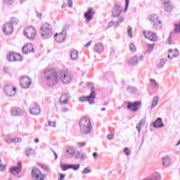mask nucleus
<instances>
[{
	"label": "nucleus",
	"instance_id": "bb28decb",
	"mask_svg": "<svg viewBox=\"0 0 180 180\" xmlns=\"http://www.w3.org/2000/svg\"><path fill=\"white\" fill-rule=\"evenodd\" d=\"M168 61L167 58H162L160 60L158 64V68L159 70H161V68H164V65H165V63Z\"/></svg>",
	"mask_w": 180,
	"mask_h": 180
},
{
	"label": "nucleus",
	"instance_id": "f8f14e48",
	"mask_svg": "<svg viewBox=\"0 0 180 180\" xmlns=\"http://www.w3.org/2000/svg\"><path fill=\"white\" fill-rule=\"evenodd\" d=\"M3 32L6 36L12 34V32H13V25H12V23L7 22L4 24V25L3 26Z\"/></svg>",
	"mask_w": 180,
	"mask_h": 180
},
{
	"label": "nucleus",
	"instance_id": "e2e57ef3",
	"mask_svg": "<svg viewBox=\"0 0 180 180\" xmlns=\"http://www.w3.org/2000/svg\"><path fill=\"white\" fill-rule=\"evenodd\" d=\"M107 138H108V140H112L113 134H108Z\"/></svg>",
	"mask_w": 180,
	"mask_h": 180
},
{
	"label": "nucleus",
	"instance_id": "c9c22d12",
	"mask_svg": "<svg viewBox=\"0 0 180 180\" xmlns=\"http://www.w3.org/2000/svg\"><path fill=\"white\" fill-rule=\"evenodd\" d=\"M15 53H11L7 56V60L9 61H15Z\"/></svg>",
	"mask_w": 180,
	"mask_h": 180
},
{
	"label": "nucleus",
	"instance_id": "052dcab7",
	"mask_svg": "<svg viewBox=\"0 0 180 180\" xmlns=\"http://www.w3.org/2000/svg\"><path fill=\"white\" fill-rule=\"evenodd\" d=\"M64 178H65V175L64 174H60L58 180H63Z\"/></svg>",
	"mask_w": 180,
	"mask_h": 180
},
{
	"label": "nucleus",
	"instance_id": "a19ab883",
	"mask_svg": "<svg viewBox=\"0 0 180 180\" xmlns=\"http://www.w3.org/2000/svg\"><path fill=\"white\" fill-rule=\"evenodd\" d=\"M91 172H92V170L91 169L85 167L82 172V174H91Z\"/></svg>",
	"mask_w": 180,
	"mask_h": 180
},
{
	"label": "nucleus",
	"instance_id": "a211bd4d",
	"mask_svg": "<svg viewBox=\"0 0 180 180\" xmlns=\"http://www.w3.org/2000/svg\"><path fill=\"white\" fill-rule=\"evenodd\" d=\"M40 107L37 104H34L30 109V113L34 116H37L40 113Z\"/></svg>",
	"mask_w": 180,
	"mask_h": 180
},
{
	"label": "nucleus",
	"instance_id": "774afa93",
	"mask_svg": "<svg viewBox=\"0 0 180 180\" xmlns=\"http://www.w3.org/2000/svg\"><path fill=\"white\" fill-rule=\"evenodd\" d=\"M92 43V41H90L89 42H88L84 46L85 47H89V46H91V44Z\"/></svg>",
	"mask_w": 180,
	"mask_h": 180
},
{
	"label": "nucleus",
	"instance_id": "6e6d98bb",
	"mask_svg": "<svg viewBox=\"0 0 180 180\" xmlns=\"http://www.w3.org/2000/svg\"><path fill=\"white\" fill-rule=\"evenodd\" d=\"M68 6L69 8H72V0H68Z\"/></svg>",
	"mask_w": 180,
	"mask_h": 180
},
{
	"label": "nucleus",
	"instance_id": "5fc2aeb1",
	"mask_svg": "<svg viewBox=\"0 0 180 180\" xmlns=\"http://www.w3.org/2000/svg\"><path fill=\"white\" fill-rule=\"evenodd\" d=\"M4 2H5V4L7 5H11V4L13 2V0H4Z\"/></svg>",
	"mask_w": 180,
	"mask_h": 180
},
{
	"label": "nucleus",
	"instance_id": "cd10ccee",
	"mask_svg": "<svg viewBox=\"0 0 180 180\" xmlns=\"http://www.w3.org/2000/svg\"><path fill=\"white\" fill-rule=\"evenodd\" d=\"M129 64H130V65H137L139 64V58L137 56H134L129 59Z\"/></svg>",
	"mask_w": 180,
	"mask_h": 180
},
{
	"label": "nucleus",
	"instance_id": "20e7f679",
	"mask_svg": "<svg viewBox=\"0 0 180 180\" xmlns=\"http://www.w3.org/2000/svg\"><path fill=\"white\" fill-rule=\"evenodd\" d=\"M41 37L46 40V39H50L51 37V34H53V29L51 28V25L48 22H44L41 27Z\"/></svg>",
	"mask_w": 180,
	"mask_h": 180
},
{
	"label": "nucleus",
	"instance_id": "4d7b16f0",
	"mask_svg": "<svg viewBox=\"0 0 180 180\" xmlns=\"http://www.w3.org/2000/svg\"><path fill=\"white\" fill-rule=\"evenodd\" d=\"M5 169H6V166L0 165V171H5Z\"/></svg>",
	"mask_w": 180,
	"mask_h": 180
},
{
	"label": "nucleus",
	"instance_id": "79ce46f5",
	"mask_svg": "<svg viewBox=\"0 0 180 180\" xmlns=\"http://www.w3.org/2000/svg\"><path fill=\"white\" fill-rule=\"evenodd\" d=\"M123 22H124V17H120L116 22L117 25H120V23H123Z\"/></svg>",
	"mask_w": 180,
	"mask_h": 180
},
{
	"label": "nucleus",
	"instance_id": "49530a36",
	"mask_svg": "<svg viewBox=\"0 0 180 180\" xmlns=\"http://www.w3.org/2000/svg\"><path fill=\"white\" fill-rule=\"evenodd\" d=\"M129 50L130 51H136V46H134V44L131 43L129 44Z\"/></svg>",
	"mask_w": 180,
	"mask_h": 180
},
{
	"label": "nucleus",
	"instance_id": "09e8293b",
	"mask_svg": "<svg viewBox=\"0 0 180 180\" xmlns=\"http://www.w3.org/2000/svg\"><path fill=\"white\" fill-rule=\"evenodd\" d=\"M67 153H68L70 157L74 156V150H72L71 148L67 149Z\"/></svg>",
	"mask_w": 180,
	"mask_h": 180
},
{
	"label": "nucleus",
	"instance_id": "2eb2a0df",
	"mask_svg": "<svg viewBox=\"0 0 180 180\" xmlns=\"http://www.w3.org/2000/svg\"><path fill=\"white\" fill-rule=\"evenodd\" d=\"M71 98V96H70V94L65 93L61 95V96L59 98V103L60 105H67L68 103V101Z\"/></svg>",
	"mask_w": 180,
	"mask_h": 180
},
{
	"label": "nucleus",
	"instance_id": "a878e982",
	"mask_svg": "<svg viewBox=\"0 0 180 180\" xmlns=\"http://www.w3.org/2000/svg\"><path fill=\"white\" fill-rule=\"evenodd\" d=\"M162 161H163V165L166 168L169 167V165H171V159L169 158V156L162 158Z\"/></svg>",
	"mask_w": 180,
	"mask_h": 180
},
{
	"label": "nucleus",
	"instance_id": "3c124183",
	"mask_svg": "<svg viewBox=\"0 0 180 180\" xmlns=\"http://www.w3.org/2000/svg\"><path fill=\"white\" fill-rule=\"evenodd\" d=\"M48 124L51 127H56V122H53V121H49Z\"/></svg>",
	"mask_w": 180,
	"mask_h": 180
},
{
	"label": "nucleus",
	"instance_id": "8fccbe9b",
	"mask_svg": "<svg viewBox=\"0 0 180 180\" xmlns=\"http://www.w3.org/2000/svg\"><path fill=\"white\" fill-rule=\"evenodd\" d=\"M78 147L82 148V147H85L86 146V142H79L77 143Z\"/></svg>",
	"mask_w": 180,
	"mask_h": 180
},
{
	"label": "nucleus",
	"instance_id": "c03bdc74",
	"mask_svg": "<svg viewBox=\"0 0 180 180\" xmlns=\"http://www.w3.org/2000/svg\"><path fill=\"white\" fill-rule=\"evenodd\" d=\"M15 61H22V56L20 54L15 53Z\"/></svg>",
	"mask_w": 180,
	"mask_h": 180
},
{
	"label": "nucleus",
	"instance_id": "4be33fe9",
	"mask_svg": "<svg viewBox=\"0 0 180 180\" xmlns=\"http://www.w3.org/2000/svg\"><path fill=\"white\" fill-rule=\"evenodd\" d=\"M162 3L165 6V11L166 12H171L172 11V6L169 4V0H162Z\"/></svg>",
	"mask_w": 180,
	"mask_h": 180
},
{
	"label": "nucleus",
	"instance_id": "b1692460",
	"mask_svg": "<svg viewBox=\"0 0 180 180\" xmlns=\"http://www.w3.org/2000/svg\"><path fill=\"white\" fill-rule=\"evenodd\" d=\"M153 127L155 129H158L160 127H164V123L162 122V119L158 118L155 122L153 123Z\"/></svg>",
	"mask_w": 180,
	"mask_h": 180
},
{
	"label": "nucleus",
	"instance_id": "9d476101",
	"mask_svg": "<svg viewBox=\"0 0 180 180\" xmlns=\"http://www.w3.org/2000/svg\"><path fill=\"white\" fill-rule=\"evenodd\" d=\"M20 85L24 89L29 88L32 85V79L25 76L20 79Z\"/></svg>",
	"mask_w": 180,
	"mask_h": 180
},
{
	"label": "nucleus",
	"instance_id": "0eeeda50",
	"mask_svg": "<svg viewBox=\"0 0 180 180\" xmlns=\"http://www.w3.org/2000/svg\"><path fill=\"white\" fill-rule=\"evenodd\" d=\"M149 20L153 23V26L155 30L161 29V20H158V15L152 14L149 16Z\"/></svg>",
	"mask_w": 180,
	"mask_h": 180
},
{
	"label": "nucleus",
	"instance_id": "dca6fc26",
	"mask_svg": "<svg viewBox=\"0 0 180 180\" xmlns=\"http://www.w3.org/2000/svg\"><path fill=\"white\" fill-rule=\"evenodd\" d=\"M143 34L146 39H148V40H150V41H157V34L152 32H148L146 34V31H143Z\"/></svg>",
	"mask_w": 180,
	"mask_h": 180
},
{
	"label": "nucleus",
	"instance_id": "9b49d317",
	"mask_svg": "<svg viewBox=\"0 0 180 180\" xmlns=\"http://www.w3.org/2000/svg\"><path fill=\"white\" fill-rule=\"evenodd\" d=\"M139 106H141V101L127 103V109H129L131 112H137V110H139Z\"/></svg>",
	"mask_w": 180,
	"mask_h": 180
},
{
	"label": "nucleus",
	"instance_id": "69168bd1",
	"mask_svg": "<svg viewBox=\"0 0 180 180\" xmlns=\"http://www.w3.org/2000/svg\"><path fill=\"white\" fill-rule=\"evenodd\" d=\"M37 17L39 18V19H41V13L37 11Z\"/></svg>",
	"mask_w": 180,
	"mask_h": 180
},
{
	"label": "nucleus",
	"instance_id": "ddd939ff",
	"mask_svg": "<svg viewBox=\"0 0 180 180\" xmlns=\"http://www.w3.org/2000/svg\"><path fill=\"white\" fill-rule=\"evenodd\" d=\"M4 92L8 96H15L16 94V88L7 85L4 87Z\"/></svg>",
	"mask_w": 180,
	"mask_h": 180
},
{
	"label": "nucleus",
	"instance_id": "f03ea898",
	"mask_svg": "<svg viewBox=\"0 0 180 180\" xmlns=\"http://www.w3.org/2000/svg\"><path fill=\"white\" fill-rule=\"evenodd\" d=\"M80 127V133L84 136L91 134L92 130V125L91 124V120L87 117L82 118L79 122Z\"/></svg>",
	"mask_w": 180,
	"mask_h": 180
},
{
	"label": "nucleus",
	"instance_id": "338daca9",
	"mask_svg": "<svg viewBox=\"0 0 180 180\" xmlns=\"http://www.w3.org/2000/svg\"><path fill=\"white\" fill-rule=\"evenodd\" d=\"M93 157H94V158H98V153L94 152V153H93Z\"/></svg>",
	"mask_w": 180,
	"mask_h": 180
},
{
	"label": "nucleus",
	"instance_id": "5701e85b",
	"mask_svg": "<svg viewBox=\"0 0 180 180\" xmlns=\"http://www.w3.org/2000/svg\"><path fill=\"white\" fill-rule=\"evenodd\" d=\"M94 50L96 53L101 54V53H103V45L101 43L96 44Z\"/></svg>",
	"mask_w": 180,
	"mask_h": 180
},
{
	"label": "nucleus",
	"instance_id": "6ab92c4d",
	"mask_svg": "<svg viewBox=\"0 0 180 180\" xmlns=\"http://www.w3.org/2000/svg\"><path fill=\"white\" fill-rule=\"evenodd\" d=\"M168 51L169 54L167 56V58H169V60H172L174 58H176L179 56V51L176 49L174 50L169 49Z\"/></svg>",
	"mask_w": 180,
	"mask_h": 180
},
{
	"label": "nucleus",
	"instance_id": "0e129e2a",
	"mask_svg": "<svg viewBox=\"0 0 180 180\" xmlns=\"http://www.w3.org/2000/svg\"><path fill=\"white\" fill-rule=\"evenodd\" d=\"M68 110H70L67 108H64L62 109V112H63L64 113H67V112H68Z\"/></svg>",
	"mask_w": 180,
	"mask_h": 180
},
{
	"label": "nucleus",
	"instance_id": "473e14b6",
	"mask_svg": "<svg viewBox=\"0 0 180 180\" xmlns=\"http://www.w3.org/2000/svg\"><path fill=\"white\" fill-rule=\"evenodd\" d=\"M127 91L129 94H136V92H137V88L129 86L127 88Z\"/></svg>",
	"mask_w": 180,
	"mask_h": 180
},
{
	"label": "nucleus",
	"instance_id": "864d4df0",
	"mask_svg": "<svg viewBox=\"0 0 180 180\" xmlns=\"http://www.w3.org/2000/svg\"><path fill=\"white\" fill-rule=\"evenodd\" d=\"M124 152L125 153L126 155H129L130 154V149L129 148H125L124 149Z\"/></svg>",
	"mask_w": 180,
	"mask_h": 180
},
{
	"label": "nucleus",
	"instance_id": "13d9d810",
	"mask_svg": "<svg viewBox=\"0 0 180 180\" xmlns=\"http://www.w3.org/2000/svg\"><path fill=\"white\" fill-rule=\"evenodd\" d=\"M115 23V22H110L107 25L108 29H109V27H112V26H113Z\"/></svg>",
	"mask_w": 180,
	"mask_h": 180
},
{
	"label": "nucleus",
	"instance_id": "1a4fd4ad",
	"mask_svg": "<svg viewBox=\"0 0 180 180\" xmlns=\"http://www.w3.org/2000/svg\"><path fill=\"white\" fill-rule=\"evenodd\" d=\"M55 40L57 43H63V41H65V37H67V32L65 30H63L60 33H56L54 35Z\"/></svg>",
	"mask_w": 180,
	"mask_h": 180
},
{
	"label": "nucleus",
	"instance_id": "f3484780",
	"mask_svg": "<svg viewBox=\"0 0 180 180\" xmlns=\"http://www.w3.org/2000/svg\"><path fill=\"white\" fill-rule=\"evenodd\" d=\"M22 51L23 54H29L30 53H34V49H33L32 44H28L22 47Z\"/></svg>",
	"mask_w": 180,
	"mask_h": 180
},
{
	"label": "nucleus",
	"instance_id": "2f4dec72",
	"mask_svg": "<svg viewBox=\"0 0 180 180\" xmlns=\"http://www.w3.org/2000/svg\"><path fill=\"white\" fill-rule=\"evenodd\" d=\"M144 123H146V119L145 118H143L139 121L138 125L136 126L138 133H140V130H141V124H144Z\"/></svg>",
	"mask_w": 180,
	"mask_h": 180
},
{
	"label": "nucleus",
	"instance_id": "393cba45",
	"mask_svg": "<svg viewBox=\"0 0 180 180\" xmlns=\"http://www.w3.org/2000/svg\"><path fill=\"white\" fill-rule=\"evenodd\" d=\"M76 160H80V161H84L86 160V155L84 153L77 152L75 155Z\"/></svg>",
	"mask_w": 180,
	"mask_h": 180
},
{
	"label": "nucleus",
	"instance_id": "423d86ee",
	"mask_svg": "<svg viewBox=\"0 0 180 180\" xmlns=\"http://www.w3.org/2000/svg\"><path fill=\"white\" fill-rule=\"evenodd\" d=\"M24 35L27 39L33 40L36 38V29L33 27H28L24 30Z\"/></svg>",
	"mask_w": 180,
	"mask_h": 180
},
{
	"label": "nucleus",
	"instance_id": "39448f33",
	"mask_svg": "<svg viewBox=\"0 0 180 180\" xmlns=\"http://www.w3.org/2000/svg\"><path fill=\"white\" fill-rule=\"evenodd\" d=\"M32 178L34 180H45L47 178V176L45 174L41 173L40 169L37 167H34L31 172Z\"/></svg>",
	"mask_w": 180,
	"mask_h": 180
},
{
	"label": "nucleus",
	"instance_id": "e433bc0d",
	"mask_svg": "<svg viewBox=\"0 0 180 180\" xmlns=\"http://www.w3.org/2000/svg\"><path fill=\"white\" fill-rule=\"evenodd\" d=\"M72 167L71 165H61V168L63 171H67V169H70Z\"/></svg>",
	"mask_w": 180,
	"mask_h": 180
},
{
	"label": "nucleus",
	"instance_id": "4c0bfd02",
	"mask_svg": "<svg viewBox=\"0 0 180 180\" xmlns=\"http://www.w3.org/2000/svg\"><path fill=\"white\" fill-rule=\"evenodd\" d=\"M10 23H11L12 26H13V25H18L19 23V20L16 18H12Z\"/></svg>",
	"mask_w": 180,
	"mask_h": 180
},
{
	"label": "nucleus",
	"instance_id": "aec40b11",
	"mask_svg": "<svg viewBox=\"0 0 180 180\" xmlns=\"http://www.w3.org/2000/svg\"><path fill=\"white\" fill-rule=\"evenodd\" d=\"M20 171H22V163L18 162L16 167H12L11 169V174L13 175H17V174L20 172Z\"/></svg>",
	"mask_w": 180,
	"mask_h": 180
},
{
	"label": "nucleus",
	"instance_id": "f704fd0d",
	"mask_svg": "<svg viewBox=\"0 0 180 180\" xmlns=\"http://www.w3.org/2000/svg\"><path fill=\"white\" fill-rule=\"evenodd\" d=\"M157 105H158V96L154 97L153 103H152L151 108L153 109V108H155V106H157Z\"/></svg>",
	"mask_w": 180,
	"mask_h": 180
},
{
	"label": "nucleus",
	"instance_id": "603ef678",
	"mask_svg": "<svg viewBox=\"0 0 180 180\" xmlns=\"http://www.w3.org/2000/svg\"><path fill=\"white\" fill-rule=\"evenodd\" d=\"M41 168H42V169H44L45 172H47V173L50 172V168H49L46 166H42Z\"/></svg>",
	"mask_w": 180,
	"mask_h": 180
},
{
	"label": "nucleus",
	"instance_id": "a18cd8bd",
	"mask_svg": "<svg viewBox=\"0 0 180 180\" xmlns=\"http://www.w3.org/2000/svg\"><path fill=\"white\" fill-rule=\"evenodd\" d=\"M11 141L13 143H21L22 139L21 138H12Z\"/></svg>",
	"mask_w": 180,
	"mask_h": 180
},
{
	"label": "nucleus",
	"instance_id": "412c9836",
	"mask_svg": "<svg viewBox=\"0 0 180 180\" xmlns=\"http://www.w3.org/2000/svg\"><path fill=\"white\" fill-rule=\"evenodd\" d=\"M12 116H22L23 115V110L19 107H14L11 108Z\"/></svg>",
	"mask_w": 180,
	"mask_h": 180
},
{
	"label": "nucleus",
	"instance_id": "7c9ffc66",
	"mask_svg": "<svg viewBox=\"0 0 180 180\" xmlns=\"http://www.w3.org/2000/svg\"><path fill=\"white\" fill-rule=\"evenodd\" d=\"M26 155L27 157H30V155H34L36 154V152L34 150L32 149V148H27L25 150Z\"/></svg>",
	"mask_w": 180,
	"mask_h": 180
},
{
	"label": "nucleus",
	"instance_id": "58836bf2",
	"mask_svg": "<svg viewBox=\"0 0 180 180\" xmlns=\"http://www.w3.org/2000/svg\"><path fill=\"white\" fill-rule=\"evenodd\" d=\"M70 166H72V167H70V169H74V171H78V169H79V167H81V165L79 164L70 165Z\"/></svg>",
	"mask_w": 180,
	"mask_h": 180
},
{
	"label": "nucleus",
	"instance_id": "bf43d9fd",
	"mask_svg": "<svg viewBox=\"0 0 180 180\" xmlns=\"http://www.w3.org/2000/svg\"><path fill=\"white\" fill-rule=\"evenodd\" d=\"M4 72H5L6 74H9V68L5 67V68H4Z\"/></svg>",
	"mask_w": 180,
	"mask_h": 180
},
{
	"label": "nucleus",
	"instance_id": "f257e3e1",
	"mask_svg": "<svg viewBox=\"0 0 180 180\" xmlns=\"http://www.w3.org/2000/svg\"><path fill=\"white\" fill-rule=\"evenodd\" d=\"M44 73L46 75L45 82L47 86H56L58 82L67 84L72 81V74L67 69L56 71L53 68H46Z\"/></svg>",
	"mask_w": 180,
	"mask_h": 180
},
{
	"label": "nucleus",
	"instance_id": "72a5a7b5",
	"mask_svg": "<svg viewBox=\"0 0 180 180\" xmlns=\"http://www.w3.org/2000/svg\"><path fill=\"white\" fill-rule=\"evenodd\" d=\"M154 50V44H148V49L145 51V54H148Z\"/></svg>",
	"mask_w": 180,
	"mask_h": 180
},
{
	"label": "nucleus",
	"instance_id": "7ed1b4c3",
	"mask_svg": "<svg viewBox=\"0 0 180 180\" xmlns=\"http://www.w3.org/2000/svg\"><path fill=\"white\" fill-rule=\"evenodd\" d=\"M87 86H89V88H90L91 91L90 95L79 97V101L80 102H89L90 105H94V103H95V98L96 96V94L95 93V88L94 87V84L89 82L87 83Z\"/></svg>",
	"mask_w": 180,
	"mask_h": 180
},
{
	"label": "nucleus",
	"instance_id": "c756f323",
	"mask_svg": "<svg viewBox=\"0 0 180 180\" xmlns=\"http://www.w3.org/2000/svg\"><path fill=\"white\" fill-rule=\"evenodd\" d=\"M150 82L152 88H153L154 89H158L160 85L158 84V82H157L155 79H150Z\"/></svg>",
	"mask_w": 180,
	"mask_h": 180
},
{
	"label": "nucleus",
	"instance_id": "ea45409f",
	"mask_svg": "<svg viewBox=\"0 0 180 180\" xmlns=\"http://www.w3.org/2000/svg\"><path fill=\"white\" fill-rule=\"evenodd\" d=\"M174 32L180 33V22L175 25Z\"/></svg>",
	"mask_w": 180,
	"mask_h": 180
},
{
	"label": "nucleus",
	"instance_id": "680f3d73",
	"mask_svg": "<svg viewBox=\"0 0 180 180\" xmlns=\"http://www.w3.org/2000/svg\"><path fill=\"white\" fill-rule=\"evenodd\" d=\"M6 143H7V144H11V143H13L12 138L6 139Z\"/></svg>",
	"mask_w": 180,
	"mask_h": 180
},
{
	"label": "nucleus",
	"instance_id": "4468645a",
	"mask_svg": "<svg viewBox=\"0 0 180 180\" xmlns=\"http://www.w3.org/2000/svg\"><path fill=\"white\" fill-rule=\"evenodd\" d=\"M94 15H95V12L94 9L89 8L88 11L84 13V17L86 19V23H89L92 19H94Z\"/></svg>",
	"mask_w": 180,
	"mask_h": 180
},
{
	"label": "nucleus",
	"instance_id": "6e6552de",
	"mask_svg": "<svg viewBox=\"0 0 180 180\" xmlns=\"http://www.w3.org/2000/svg\"><path fill=\"white\" fill-rule=\"evenodd\" d=\"M123 11V8L120 4L115 3L112 8V18H119Z\"/></svg>",
	"mask_w": 180,
	"mask_h": 180
},
{
	"label": "nucleus",
	"instance_id": "c85d7f7f",
	"mask_svg": "<svg viewBox=\"0 0 180 180\" xmlns=\"http://www.w3.org/2000/svg\"><path fill=\"white\" fill-rule=\"evenodd\" d=\"M71 60H77L78 58V51L77 50L70 51Z\"/></svg>",
	"mask_w": 180,
	"mask_h": 180
},
{
	"label": "nucleus",
	"instance_id": "de8ad7c7",
	"mask_svg": "<svg viewBox=\"0 0 180 180\" xmlns=\"http://www.w3.org/2000/svg\"><path fill=\"white\" fill-rule=\"evenodd\" d=\"M129 4H130V0H125V8L124 10V12L127 11V9L129 8Z\"/></svg>",
	"mask_w": 180,
	"mask_h": 180
},
{
	"label": "nucleus",
	"instance_id": "37998d69",
	"mask_svg": "<svg viewBox=\"0 0 180 180\" xmlns=\"http://www.w3.org/2000/svg\"><path fill=\"white\" fill-rule=\"evenodd\" d=\"M127 32H128V35L131 39L133 37V28L131 27H129Z\"/></svg>",
	"mask_w": 180,
	"mask_h": 180
}]
</instances>
